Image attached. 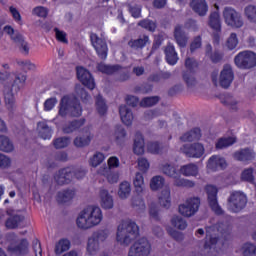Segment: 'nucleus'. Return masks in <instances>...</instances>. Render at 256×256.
Returning a JSON list of instances; mask_svg holds the SVG:
<instances>
[{
  "instance_id": "b1692460",
  "label": "nucleus",
  "mask_w": 256,
  "mask_h": 256,
  "mask_svg": "<svg viewBox=\"0 0 256 256\" xmlns=\"http://www.w3.org/2000/svg\"><path fill=\"white\" fill-rule=\"evenodd\" d=\"M165 59L168 65H177V61H179V56L177 55V51H175V46L169 43L164 49Z\"/></svg>"
},
{
  "instance_id": "37998d69",
  "label": "nucleus",
  "mask_w": 256,
  "mask_h": 256,
  "mask_svg": "<svg viewBox=\"0 0 256 256\" xmlns=\"http://www.w3.org/2000/svg\"><path fill=\"white\" fill-rule=\"evenodd\" d=\"M69 249H71V242L67 239H61L55 246V253L56 255H61V253H65Z\"/></svg>"
},
{
  "instance_id": "6ab92c4d",
  "label": "nucleus",
  "mask_w": 256,
  "mask_h": 256,
  "mask_svg": "<svg viewBox=\"0 0 256 256\" xmlns=\"http://www.w3.org/2000/svg\"><path fill=\"white\" fill-rule=\"evenodd\" d=\"M174 39L177 43V45L181 49H185L187 47V43L189 42V36H187V33L185 30H183V26L176 25L174 28Z\"/></svg>"
},
{
  "instance_id": "f8f14e48",
  "label": "nucleus",
  "mask_w": 256,
  "mask_h": 256,
  "mask_svg": "<svg viewBox=\"0 0 256 256\" xmlns=\"http://www.w3.org/2000/svg\"><path fill=\"white\" fill-rule=\"evenodd\" d=\"M182 153L186 157L199 159L205 154V147L201 143L186 144L182 147Z\"/></svg>"
},
{
  "instance_id": "5701e85b",
  "label": "nucleus",
  "mask_w": 256,
  "mask_h": 256,
  "mask_svg": "<svg viewBox=\"0 0 256 256\" xmlns=\"http://www.w3.org/2000/svg\"><path fill=\"white\" fill-rule=\"evenodd\" d=\"M190 7L200 17H205L207 11H209V6L205 0H191Z\"/></svg>"
},
{
  "instance_id": "39448f33",
  "label": "nucleus",
  "mask_w": 256,
  "mask_h": 256,
  "mask_svg": "<svg viewBox=\"0 0 256 256\" xmlns=\"http://www.w3.org/2000/svg\"><path fill=\"white\" fill-rule=\"evenodd\" d=\"M234 63L238 69H253L256 67V54L248 50L239 52L234 58Z\"/></svg>"
},
{
  "instance_id": "bf43d9fd",
  "label": "nucleus",
  "mask_w": 256,
  "mask_h": 256,
  "mask_svg": "<svg viewBox=\"0 0 256 256\" xmlns=\"http://www.w3.org/2000/svg\"><path fill=\"white\" fill-rule=\"evenodd\" d=\"M105 161V155L101 152H96L90 159V165L92 167H99Z\"/></svg>"
},
{
  "instance_id": "e433bc0d",
  "label": "nucleus",
  "mask_w": 256,
  "mask_h": 256,
  "mask_svg": "<svg viewBox=\"0 0 256 256\" xmlns=\"http://www.w3.org/2000/svg\"><path fill=\"white\" fill-rule=\"evenodd\" d=\"M159 204L161 207H164V209L171 207V190H169V188L162 190L159 196Z\"/></svg>"
},
{
  "instance_id": "79ce46f5",
  "label": "nucleus",
  "mask_w": 256,
  "mask_h": 256,
  "mask_svg": "<svg viewBox=\"0 0 256 256\" xmlns=\"http://www.w3.org/2000/svg\"><path fill=\"white\" fill-rule=\"evenodd\" d=\"M237 140L235 137H222L219 138L216 142V149H227V147H231V145H234Z\"/></svg>"
},
{
  "instance_id": "f03ea898",
  "label": "nucleus",
  "mask_w": 256,
  "mask_h": 256,
  "mask_svg": "<svg viewBox=\"0 0 256 256\" xmlns=\"http://www.w3.org/2000/svg\"><path fill=\"white\" fill-rule=\"evenodd\" d=\"M103 221L101 208L97 206H88L82 210L77 218V226L80 229H91Z\"/></svg>"
},
{
  "instance_id": "412c9836",
  "label": "nucleus",
  "mask_w": 256,
  "mask_h": 256,
  "mask_svg": "<svg viewBox=\"0 0 256 256\" xmlns=\"http://www.w3.org/2000/svg\"><path fill=\"white\" fill-rule=\"evenodd\" d=\"M227 161L224 158H221L217 155H214L209 158L207 163V169L210 171H219V169H226Z\"/></svg>"
},
{
  "instance_id": "7c9ffc66",
  "label": "nucleus",
  "mask_w": 256,
  "mask_h": 256,
  "mask_svg": "<svg viewBox=\"0 0 256 256\" xmlns=\"http://www.w3.org/2000/svg\"><path fill=\"white\" fill-rule=\"evenodd\" d=\"M84 125H85L84 118L71 121L68 124H65L63 126V133H66V134L75 133V131H79V129H81V127H83Z\"/></svg>"
},
{
  "instance_id": "4c0bfd02",
  "label": "nucleus",
  "mask_w": 256,
  "mask_h": 256,
  "mask_svg": "<svg viewBox=\"0 0 256 256\" xmlns=\"http://www.w3.org/2000/svg\"><path fill=\"white\" fill-rule=\"evenodd\" d=\"M73 197H75V190L66 189L58 192L57 201L58 203H69L73 200Z\"/></svg>"
},
{
  "instance_id": "58836bf2",
  "label": "nucleus",
  "mask_w": 256,
  "mask_h": 256,
  "mask_svg": "<svg viewBox=\"0 0 256 256\" xmlns=\"http://www.w3.org/2000/svg\"><path fill=\"white\" fill-rule=\"evenodd\" d=\"M137 25L138 27H142V29L149 31L150 33H155V31H157V21H153L148 18L140 20Z\"/></svg>"
},
{
  "instance_id": "c756f323",
  "label": "nucleus",
  "mask_w": 256,
  "mask_h": 256,
  "mask_svg": "<svg viewBox=\"0 0 256 256\" xmlns=\"http://www.w3.org/2000/svg\"><path fill=\"white\" fill-rule=\"evenodd\" d=\"M199 139H201V129L199 128H193L180 137V141H183V143H191L193 141H199Z\"/></svg>"
},
{
  "instance_id": "8fccbe9b",
  "label": "nucleus",
  "mask_w": 256,
  "mask_h": 256,
  "mask_svg": "<svg viewBox=\"0 0 256 256\" xmlns=\"http://www.w3.org/2000/svg\"><path fill=\"white\" fill-rule=\"evenodd\" d=\"M100 246L99 242L92 238V236L88 239V244H87V251L89 255H97V252L99 251Z\"/></svg>"
},
{
  "instance_id": "c9c22d12",
  "label": "nucleus",
  "mask_w": 256,
  "mask_h": 256,
  "mask_svg": "<svg viewBox=\"0 0 256 256\" xmlns=\"http://www.w3.org/2000/svg\"><path fill=\"white\" fill-rule=\"evenodd\" d=\"M100 197L103 209H113V197L109 194V191L105 189L100 190Z\"/></svg>"
},
{
  "instance_id": "473e14b6",
  "label": "nucleus",
  "mask_w": 256,
  "mask_h": 256,
  "mask_svg": "<svg viewBox=\"0 0 256 256\" xmlns=\"http://www.w3.org/2000/svg\"><path fill=\"white\" fill-rule=\"evenodd\" d=\"M208 25L213 31H216V33H221V16L219 12L214 11L210 14Z\"/></svg>"
},
{
  "instance_id": "4468645a",
  "label": "nucleus",
  "mask_w": 256,
  "mask_h": 256,
  "mask_svg": "<svg viewBox=\"0 0 256 256\" xmlns=\"http://www.w3.org/2000/svg\"><path fill=\"white\" fill-rule=\"evenodd\" d=\"M77 77L82 85H84V87H87L91 91L95 89V79L93 78V75H91V72H89V70L83 67H78Z\"/></svg>"
},
{
  "instance_id": "3c124183",
  "label": "nucleus",
  "mask_w": 256,
  "mask_h": 256,
  "mask_svg": "<svg viewBox=\"0 0 256 256\" xmlns=\"http://www.w3.org/2000/svg\"><path fill=\"white\" fill-rule=\"evenodd\" d=\"M195 73L191 72H184L183 73V80L186 83L188 89H193L195 85H197V79H195Z\"/></svg>"
},
{
  "instance_id": "338daca9",
  "label": "nucleus",
  "mask_w": 256,
  "mask_h": 256,
  "mask_svg": "<svg viewBox=\"0 0 256 256\" xmlns=\"http://www.w3.org/2000/svg\"><path fill=\"white\" fill-rule=\"evenodd\" d=\"M242 180L247 181L248 183H253L255 181V177L253 176V168L245 169L242 172Z\"/></svg>"
},
{
  "instance_id": "09e8293b",
  "label": "nucleus",
  "mask_w": 256,
  "mask_h": 256,
  "mask_svg": "<svg viewBox=\"0 0 256 256\" xmlns=\"http://www.w3.org/2000/svg\"><path fill=\"white\" fill-rule=\"evenodd\" d=\"M163 185H165V178L163 176H154L150 181V189L152 191L162 189Z\"/></svg>"
},
{
  "instance_id": "9b49d317",
  "label": "nucleus",
  "mask_w": 256,
  "mask_h": 256,
  "mask_svg": "<svg viewBox=\"0 0 256 256\" xmlns=\"http://www.w3.org/2000/svg\"><path fill=\"white\" fill-rule=\"evenodd\" d=\"M206 193L208 197V204H209V207L212 209V211L216 215H223V213L225 212L223 211L221 206H219V202L217 201V193H218L217 187L213 185H207Z\"/></svg>"
},
{
  "instance_id": "6e6552de",
  "label": "nucleus",
  "mask_w": 256,
  "mask_h": 256,
  "mask_svg": "<svg viewBox=\"0 0 256 256\" xmlns=\"http://www.w3.org/2000/svg\"><path fill=\"white\" fill-rule=\"evenodd\" d=\"M200 205L201 200L198 197L190 198L179 206L178 211L184 217H193L199 211Z\"/></svg>"
},
{
  "instance_id": "052dcab7",
  "label": "nucleus",
  "mask_w": 256,
  "mask_h": 256,
  "mask_svg": "<svg viewBox=\"0 0 256 256\" xmlns=\"http://www.w3.org/2000/svg\"><path fill=\"white\" fill-rule=\"evenodd\" d=\"M161 45H163V36L158 35L154 38V41H153L150 53L148 54V57L155 55V52L157 51V49H159V47H161Z\"/></svg>"
},
{
  "instance_id": "1a4fd4ad",
  "label": "nucleus",
  "mask_w": 256,
  "mask_h": 256,
  "mask_svg": "<svg viewBox=\"0 0 256 256\" xmlns=\"http://www.w3.org/2000/svg\"><path fill=\"white\" fill-rule=\"evenodd\" d=\"M90 41L98 57L105 61V59H107V53L109 51V48L107 47V41L99 37V35H97L96 33L90 34Z\"/></svg>"
},
{
  "instance_id": "0eeeda50",
  "label": "nucleus",
  "mask_w": 256,
  "mask_h": 256,
  "mask_svg": "<svg viewBox=\"0 0 256 256\" xmlns=\"http://www.w3.org/2000/svg\"><path fill=\"white\" fill-rule=\"evenodd\" d=\"M151 253V244L147 238L143 237L138 239L130 247L128 256H149Z\"/></svg>"
},
{
  "instance_id": "a878e982",
  "label": "nucleus",
  "mask_w": 256,
  "mask_h": 256,
  "mask_svg": "<svg viewBox=\"0 0 256 256\" xmlns=\"http://www.w3.org/2000/svg\"><path fill=\"white\" fill-rule=\"evenodd\" d=\"M12 75L14 79L11 87L15 91V93H19V91H21V89L25 87V82L27 81V75L19 72L13 73Z\"/></svg>"
},
{
  "instance_id": "7ed1b4c3",
  "label": "nucleus",
  "mask_w": 256,
  "mask_h": 256,
  "mask_svg": "<svg viewBox=\"0 0 256 256\" xmlns=\"http://www.w3.org/2000/svg\"><path fill=\"white\" fill-rule=\"evenodd\" d=\"M83 113V108H81V104L77 98H70L69 96H64L59 104V112L58 115L60 117H66L69 115L70 117H81Z\"/></svg>"
},
{
  "instance_id": "2f4dec72",
  "label": "nucleus",
  "mask_w": 256,
  "mask_h": 256,
  "mask_svg": "<svg viewBox=\"0 0 256 256\" xmlns=\"http://www.w3.org/2000/svg\"><path fill=\"white\" fill-rule=\"evenodd\" d=\"M180 173L184 177H197L199 167L195 163L186 164L180 167Z\"/></svg>"
},
{
  "instance_id": "72a5a7b5",
  "label": "nucleus",
  "mask_w": 256,
  "mask_h": 256,
  "mask_svg": "<svg viewBox=\"0 0 256 256\" xmlns=\"http://www.w3.org/2000/svg\"><path fill=\"white\" fill-rule=\"evenodd\" d=\"M121 69H123V67L119 64L107 65L105 63H99L97 65V70L105 75H113V73H117V71H121Z\"/></svg>"
},
{
  "instance_id": "4d7b16f0",
  "label": "nucleus",
  "mask_w": 256,
  "mask_h": 256,
  "mask_svg": "<svg viewBox=\"0 0 256 256\" xmlns=\"http://www.w3.org/2000/svg\"><path fill=\"white\" fill-rule=\"evenodd\" d=\"M161 101V98L159 96H151L143 98L141 105L142 107H154V105H157Z\"/></svg>"
},
{
  "instance_id": "f257e3e1",
  "label": "nucleus",
  "mask_w": 256,
  "mask_h": 256,
  "mask_svg": "<svg viewBox=\"0 0 256 256\" xmlns=\"http://www.w3.org/2000/svg\"><path fill=\"white\" fill-rule=\"evenodd\" d=\"M139 237V226L133 220H123L117 228L116 239L118 243L129 247Z\"/></svg>"
},
{
  "instance_id": "13d9d810",
  "label": "nucleus",
  "mask_w": 256,
  "mask_h": 256,
  "mask_svg": "<svg viewBox=\"0 0 256 256\" xmlns=\"http://www.w3.org/2000/svg\"><path fill=\"white\" fill-rule=\"evenodd\" d=\"M185 67L187 69L185 73H195V71H197V68L199 67V64L197 63V60L193 58H187L185 60Z\"/></svg>"
},
{
  "instance_id": "ddd939ff",
  "label": "nucleus",
  "mask_w": 256,
  "mask_h": 256,
  "mask_svg": "<svg viewBox=\"0 0 256 256\" xmlns=\"http://www.w3.org/2000/svg\"><path fill=\"white\" fill-rule=\"evenodd\" d=\"M235 79V74L233 73V68L229 65H225L220 72L219 77V85L223 89H229L231 87V84L233 83V80Z\"/></svg>"
},
{
  "instance_id": "49530a36",
  "label": "nucleus",
  "mask_w": 256,
  "mask_h": 256,
  "mask_svg": "<svg viewBox=\"0 0 256 256\" xmlns=\"http://www.w3.org/2000/svg\"><path fill=\"white\" fill-rule=\"evenodd\" d=\"M171 224L173 227L179 229L180 231H185V229H187V220L181 216H173L171 219Z\"/></svg>"
},
{
  "instance_id": "de8ad7c7",
  "label": "nucleus",
  "mask_w": 256,
  "mask_h": 256,
  "mask_svg": "<svg viewBox=\"0 0 256 256\" xmlns=\"http://www.w3.org/2000/svg\"><path fill=\"white\" fill-rule=\"evenodd\" d=\"M75 91L78 97L83 101V103H89L91 101V95L85 90L80 84L76 85Z\"/></svg>"
},
{
  "instance_id": "a211bd4d",
  "label": "nucleus",
  "mask_w": 256,
  "mask_h": 256,
  "mask_svg": "<svg viewBox=\"0 0 256 256\" xmlns=\"http://www.w3.org/2000/svg\"><path fill=\"white\" fill-rule=\"evenodd\" d=\"M9 253L12 255L23 256L29 253V241L27 239H22L18 245L10 244L8 246Z\"/></svg>"
},
{
  "instance_id": "774afa93",
  "label": "nucleus",
  "mask_w": 256,
  "mask_h": 256,
  "mask_svg": "<svg viewBox=\"0 0 256 256\" xmlns=\"http://www.w3.org/2000/svg\"><path fill=\"white\" fill-rule=\"evenodd\" d=\"M119 167V158L112 156L108 159V167H104L106 171H112V169H117Z\"/></svg>"
},
{
  "instance_id": "603ef678",
  "label": "nucleus",
  "mask_w": 256,
  "mask_h": 256,
  "mask_svg": "<svg viewBox=\"0 0 256 256\" xmlns=\"http://www.w3.org/2000/svg\"><path fill=\"white\" fill-rule=\"evenodd\" d=\"M128 11L134 19H140L142 7L139 4H127Z\"/></svg>"
},
{
  "instance_id": "864d4df0",
  "label": "nucleus",
  "mask_w": 256,
  "mask_h": 256,
  "mask_svg": "<svg viewBox=\"0 0 256 256\" xmlns=\"http://www.w3.org/2000/svg\"><path fill=\"white\" fill-rule=\"evenodd\" d=\"M96 109L99 115H105L107 113V104H105V100L101 95L96 97Z\"/></svg>"
},
{
  "instance_id": "c85d7f7f",
  "label": "nucleus",
  "mask_w": 256,
  "mask_h": 256,
  "mask_svg": "<svg viewBox=\"0 0 256 256\" xmlns=\"http://www.w3.org/2000/svg\"><path fill=\"white\" fill-rule=\"evenodd\" d=\"M119 113L122 123L129 127L133 123V112L129 109L128 106L122 105L119 107Z\"/></svg>"
},
{
  "instance_id": "a19ab883",
  "label": "nucleus",
  "mask_w": 256,
  "mask_h": 256,
  "mask_svg": "<svg viewBox=\"0 0 256 256\" xmlns=\"http://www.w3.org/2000/svg\"><path fill=\"white\" fill-rule=\"evenodd\" d=\"M13 88L8 86L4 87V101L8 109H13V104L15 103V96L13 95Z\"/></svg>"
},
{
  "instance_id": "5fc2aeb1",
  "label": "nucleus",
  "mask_w": 256,
  "mask_h": 256,
  "mask_svg": "<svg viewBox=\"0 0 256 256\" xmlns=\"http://www.w3.org/2000/svg\"><path fill=\"white\" fill-rule=\"evenodd\" d=\"M109 237V230H98L92 234V238H94L98 243H103V241L107 240Z\"/></svg>"
},
{
  "instance_id": "393cba45",
  "label": "nucleus",
  "mask_w": 256,
  "mask_h": 256,
  "mask_svg": "<svg viewBox=\"0 0 256 256\" xmlns=\"http://www.w3.org/2000/svg\"><path fill=\"white\" fill-rule=\"evenodd\" d=\"M205 55L210 58V61L213 63H221L223 61L224 54L221 50L215 49L213 51V46L211 44H207L205 46Z\"/></svg>"
},
{
  "instance_id": "ea45409f",
  "label": "nucleus",
  "mask_w": 256,
  "mask_h": 256,
  "mask_svg": "<svg viewBox=\"0 0 256 256\" xmlns=\"http://www.w3.org/2000/svg\"><path fill=\"white\" fill-rule=\"evenodd\" d=\"M162 173L166 175L167 177H172V179H177L179 177V174L177 173V168H175V165L170 163H164L161 166Z\"/></svg>"
},
{
  "instance_id": "f3484780",
  "label": "nucleus",
  "mask_w": 256,
  "mask_h": 256,
  "mask_svg": "<svg viewBox=\"0 0 256 256\" xmlns=\"http://www.w3.org/2000/svg\"><path fill=\"white\" fill-rule=\"evenodd\" d=\"M7 214L9 215V218H7L5 222L6 229H17L19 225L25 221V216L15 214V211L8 210Z\"/></svg>"
},
{
  "instance_id": "20e7f679",
  "label": "nucleus",
  "mask_w": 256,
  "mask_h": 256,
  "mask_svg": "<svg viewBox=\"0 0 256 256\" xmlns=\"http://www.w3.org/2000/svg\"><path fill=\"white\" fill-rule=\"evenodd\" d=\"M213 231H218V233H221V235H225V233H229V226L223 222H220L206 227V235H210V239L204 243V251L206 253H213V251L217 249V243H219V237L211 235Z\"/></svg>"
},
{
  "instance_id": "0e129e2a",
  "label": "nucleus",
  "mask_w": 256,
  "mask_h": 256,
  "mask_svg": "<svg viewBox=\"0 0 256 256\" xmlns=\"http://www.w3.org/2000/svg\"><path fill=\"white\" fill-rule=\"evenodd\" d=\"M245 15L249 21L256 23V6L249 5L245 8Z\"/></svg>"
},
{
  "instance_id": "6e6d98bb",
  "label": "nucleus",
  "mask_w": 256,
  "mask_h": 256,
  "mask_svg": "<svg viewBox=\"0 0 256 256\" xmlns=\"http://www.w3.org/2000/svg\"><path fill=\"white\" fill-rule=\"evenodd\" d=\"M242 255L243 256H256V246H255V244L245 243L242 246Z\"/></svg>"
},
{
  "instance_id": "e2e57ef3",
  "label": "nucleus",
  "mask_w": 256,
  "mask_h": 256,
  "mask_svg": "<svg viewBox=\"0 0 256 256\" xmlns=\"http://www.w3.org/2000/svg\"><path fill=\"white\" fill-rule=\"evenodd\" d=\"M102 175H104V177L107 178V181L110 183H117V181H119V173L117 172H112L110 171H106L105 169L102 170Z\"/></svg>"
},
{
  "instance_id": "a18cd8bd",
  "label": "nucleus",
  "mask_w": 256,
  "mask_h": 256,
  "mask_svg": "<svg viewBox=\"0 0 256 256\" xmlns=\"http://www.w3.org/2000/svg\"><path fill=\"white\" fill-rule=\"evenodd\" d=\"M131 195V184L129 182H122L119 186L118 196L120 199H127Z\"/></svg>"
},
{
  "instance_id": "423d86ee",
  "label": "nucleus",
  "mask_w": 256,
  "mask_h": 256,
  "mask_svg": "<svg viewBox=\"0 0 256 256\" xmlns=\"http://www.w3.org/2000/svg\"><path fill=\"white\" fill-rule=\"evenodd\" d=\"M247 207V196L239 191L233 192L228 198V209L232 213H240Z\"/></svg>"
},
{
  "instance_id": "680f3d73",
  "label": "nucleus",
  "mask_w": 256,
  "mask_h": 256,
  "mask_svg": "<svg viewBox=\"0 0 256 256\" xmlns=\"http://www.w3.org/2000/svg\"><path fill=\"white\" fill-rule=\"evenodd\" d=\"M53 145L55 149H65V147H69V138L60 137L53 141Z\"/></svg>"
},
{
  "instance_id": "2eb2a0df",
  "label": "nucleus",
  "mask_w": 256,
  "mask_h": 256,
  "mask_svg": "<svg viewBox=\"0 0 256 256\" xmlns=\"http://www.w3.org/2000/svg\"><path fill=\"white\" fill-rule=\"evenodd\" d=\"M58 185H69L73 181V167L62 168L55 176Z\"/></svg>"
},
{
  "instance_id": "f704fd0d",
  "label": "nucleus",
  "mask_w": 256,
  "mask_h": 256,
  "mask_svg": "<svg viewBox=\"0 0 256 256\" xmlns=\"http://www.w3.org/2000/svg\"><path fill=\"white\" fill-rule=\"evenodd\" d=\"M38 135L41 139H51V135H53V129L49 127L47 122H38L37 124Z\"/></svg>"
},
{
  "instance_id": "aec40b11",
  "label": "nucleus",
  "mask_w": 256,
  "mask_h": 256,
  "mask_svg": "<svg viewBox=\"0 0 256 256\" xmlns=\"http://www.w3.org/2000/svg\"><path fill=\"white\" fill-rule=\"evenodd\" d=\"M93 133L89 129L85 130V132L77 136L73 143L78 149H83V147H89L91 145V141H93Z\"/></svg>"
},
{
  "instance_id": "69168bd1",
  "label": "nucleus",
  "mask_w": 256,
  "mask_h": 256,
  "mask_svg": "<svg viewBox=\"0 0 256 256\" xmlns=\"http://www.w3.org/2000/svg\"><path fill=\"white\" fill-rule=\"evenodd\" d=\"M239 45V40L237 39V34L236 33H231L230 37L228 38L226 42V46L230 51H233L235 47Z\"/></svg>"
},
{
  "instance_id": "4be33fe9",
  "label": "nucleus",
  "mask_w": 256,
  "mask_h": 256,
  "mask_svg": "<svg viewBox=\"0 0 256 256\" xmlns=\"http://www.w3.org/2000/svg\"><path fill=\"white\" fill-rule=\"evenodd\" d=\"M11 39L18 47L22 55H29V43L25 41V38L23 37V35H21V33L16 31L15 34L12 35Z\"/></svg>"
},
{
  "instance_id": "cd10ccee",
  "label": "nucleus",
  "mask_w": 256,
  "mask_h": 256,
  "mask_svg": "<svg viewBox=\"0 0 256 256\" xmlns=\"http://www.w3.org/2000/svg\"><path fill=\"white\" fill-rule=\"evenodd\" d=\"M133 151L135 155H143L145 153V139L141 132H136L135 134Z\"/></svg>"
},
{
  "instance_id": "c03bdc74",
  "label": "nucleus",
  "mask_w": 256,
  "mask_h": 256,
  "mask_svg": "<svg viewBox=\"0 0 256 256\" xmlns=\"http://www.w3.org/2000/svg\"><path fill=\"white\" fill-rule=\"evenodd\" d=\"M136 193H143V189H145V181L143 179V174L137 172L133 181Z\"/></svg>"
},
{
  "instance_id": "bb28decb",
  "label": "nucleus",
  "mask_w": 256,
  "mask_h": 256,
  "mask_svg": "<svg viewBox=\"0 0 256 256\" xmlns=\"http://www.w3.org/2000/svg\"><path fill=\"white\" fill-rule=\"evenodd\" d=\"M233 157L236 161H253V159H255V153L249 148H244L236 151Z\"/></svg>"
},
{
  "instance_id": "dca6fc26",
  "label": "nucleus",
  "mask_w": 256,
  "mask_h": 256,
  "mask_svg": "<svg viewBox=\"0 0 256 256\" xmlns=\"http://www.w3.org/2000/svg\"><path fill=\"white\" fill-rule=\"evenodd\" d=\"M147 45H151V39L149 35L146 34L140 35L137 39H130L128 41V47L133 49V51H141L145 49Z\"/></svg>"
},
{
  "instance_id": "9d476101",
  "label": "nucleus",
  "mask_w": 256,
  "mask_h": 256,
  "mask_svg": "<svg viewBox=\"0 0 256 256\" xmlns=\"http://www.w3.org/2000/svg\"><path fill=\"white\" fill-rule=\"evenodd\" d=\"M223 17L225 19V23H227L230 27H235L236 29L243 27V18H241V14L236 12L235 9L225 7Z\"/></svg>"
}]
</instances>
